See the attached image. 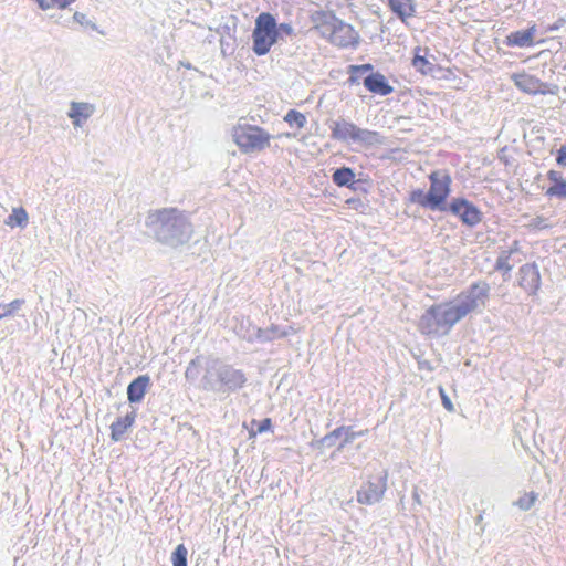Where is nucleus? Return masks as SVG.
Instances as JSON below:
<instances>
[{
  "mask_svg": "<svg viewBox=\"0 0 566 566\" xmlns=\"http://www.w3.org/2000/svg\"><path fill=\"white\" fill-rule=\"evenodd\" d=\"M486 300V289L474 284L452 300L429 306L419 318L418 329L426 336H446L457 323L484 306Z\"/></svg>",
  "mask_w": 566,
  "mask_h": 566,
  "instance_id": "nucleus-1",
  "label": "nucleus"
},
{
  "mask_svg": "<svg viewBox=\"0 0 566 566\" xmlns=\"http://www.w3.org/2000/svg\"><path fill=\"white\" fill-rule=\"evenodd\" d=\"M311 20L314 29L331 44L340 49H355L359 44V33L334 12L316 11Z\"/></svg>",
  "mask_w": 566,
  "mask_h": 566,
  "instance_id": "nucleus-2",
  "label": "nucleus"
},
{
  "mask_svg": "<svg viewBox=\"0 0 566 566\" xmlns=\"http://www.w3.org/2000/svg\"><path fill=\"white\" fill-rule=\"evenodd\" d=\"M428 192L422 189L412 190L409 200L430 210H447V199L451 192L452 178L448 170H433L429 176Z\"/></svg>",
  "mask_w": 566,
  "mask_h": 566,
  "instance_id": "nucleus-3",
  "label": "nucleus"
},
{
  "mask_svg": "<svg viewBox=\"0 0 566 566\" xmlns=\"http://www.w3.org/2000/svg\"><path fill=\"white\" fill-rule=\"evenodd\" d=\"M279 39L275 18L269 12L260 13L255 19L252 31V50L259 55H265Z\"/></svg>",
  "mask_w": 566,
  "mask_h": 566,
  "instance_id": "nucleus-4",
  "label": "nucleus"
},
{
  "mask_svg": "<svg viewBox=\"0 0 566 566\" xmlns=\"http://www.w3.org/2000/svg\"><path fill=\"white\" fill-rule=\"evenodd\" d=\"M232 137L235 145L244 154L262 151L270 146L271 135L263 128L250 125L238 124L232 129Z\"/></svg>",
  "mask_w": 566,
  "mask_h": 566,
  "instance_id": "nucleus-5",
  "label": "nucleus"
},
{
  "mask_svg": "<svg viewBox=\"0 0 566 566\" xmlns=\"http://www.w3.org/2000/svg\"><path fill=\"white\" fill-rule=\"evenodd\" d=\"M387 472L370 476L357 491V502L365 505L379 502L387 490Z\"/></svg>",
  "mask_w": 566,
  "mask_h": 566,
  "instance_id": "nucleus-6",
  "label": "nucleus"
},
{
  "mask_svg": "<svg viewBox=\"0 0 566 566\" xmlns=\"http://www.w3.org/2000/svg\"><path fill=\"white\" fill-rule=\"evenodd\" d=\"M369 132L360 129L354 123L346 119H338L331 126V137L339 142H360Z\"/></svg>",
  "mask_w": 566,
  "mask_h": 566,
  "instance_id": "nucleus-7",
  "label": "nucleus"
},
{
  "mask_svg": "<svg viewBox=\"0 0 566 566\" xmlns=\"http://www.w3.org/2000/svg\"><path fill=\"white\" fill-rule=\"evenodd\" d=\"M453 214L468 226H475L481 220V213L471 202L462 198H455L447 207Z\"/></svg>",
  "mask_w": 566,
  "mask_h": 566,
  "instance_id": "nucleus-8",
  "label": "nucleus"
},
{
  "mask_svg": "<svg viewBox=\"0 0 566 566\" xmlns=\"http://www.w3.org/2000/svg\"><path fill=\"white\" fill-rule=\"evenodd\" d=\"M513 81L515 85L523 92L532 95L536 94H552L553 91L551 90L549 85L542 82L539 78H537L534 75L527 74V73H518L513 75Z\"/></svg>",
  "mask_w": 566,
  "mask_h": 566,
  "instance_id": "nucleus-9",
  "label": "nucleus"
},
{
  "mask_svg": "<svg viewBox=\"0 0 566 566\" xmlns=\"http://www.w3.org/2000/svg\"><path fill=\"white\" fill-rule=\"evenodd\" d=\"M518 285L527 293L535 294L541 285V274L534 263H527L521 266L518 272Z\"/></svg>",
  "mask_w": 566,
  "mask_h": 566,
  "instance_id": "nucleus-10",
  "label": "nucleus"
},
{
  "mask_svg": "<svg viewBox=\"0 0 566 566\" xmlns=\"http://www.w3.org/2000/svg\"><path fill=\"white\" fill-rule=\"evenodd\" d=\"M549 185L545 189L544 193L547 198L553 199H566V178L560 171L551 169L546 174Z\"/></svg>",
  "mask_w": 566,
  "mask_h": 566,
  "instance_id": "nucleus-11",
  "label": "nucleus"
},
{
  "mask_svg": "<svg viewBox=\"0 0 566 566\" xmlns=\"http://www.w3.org/2000/svg\"><path fill=\"white\" fill-rule=\"evenodd\" d=\"M365 87L374 94L381 96L389 95L394 88L387 82L386 77L380 73H373L364 80Z\"/></svg>",
  "mask_w": 566,
  "mask_h": 566,
  "instance_id": "nucleus-12",
  "label": "nucleus"
},
{
  "mask_svg": "<svg viewBox=\"0 0 566 566\" xmlns=\"http://www.w3.org/2000/svg\"><path fill=\"white\" fill-rule=\"evenodd\" d=\"M136 420V412L132 411L124 417L117 418L111 426V439L113 441H119L126 434V432L134 426Z\"/></svg>",
  "mask_w": 566,
  "mask_h": 566,
  "instance_id": "nucleus-13",
  "label": "nucleus"
},
{
  "mask_svg": "<svg viewBox=\"0 0 566 566\" xmlns=\"http://www.w3.org/2000/svg\"><path fill=\"white\" fill-rule=\"evenodd\" d=\"M150 378L147 375L138 376L127 387V398L129 402H140L149 387Z\"/></svg>",
  "mask_w": 566,
  "mask_h": 566,
  "instance_id": "nucleus-14",
  "label": "nucleus"
},
{
  "mask_svg": "<svg viewBox=\"0 0 566 566\" xmlns=\"http://www.w3.org/2000/svg\"><path fill=\"white\" fill-rule=\"evenodd\" d=\"M535 31H536L535 27H531L525 30L512 32L506 38V43H507V45H511V46H520V48L532 46L534 44Z\"/></svg>",
  "mask_w": 566,
  "mask_h": 566,
  "instance_id": "nucleus-15",
  "label": "nucleus"
},
{
  "mask_svg": "<svg viewBox=\"0 0 566 566\" xmlns=\"http://www.w3.org/2000/svg\"><path fill=\"white\" fill-rule=\"evenodd\" d=\"M389 8L401 21L415 15L416 7L413 0H388Z\"/></svg>",
  "mask_w": 566,
  "mask_h": 566,
  "instance_id": "nucleus-16",
  "label": "nucleus"
},
{
  "mask_svg": "<svg viewBox=\"0 0 566 566\" xmlns=\"http://www.w3.org/2000/svg\"><path fill=\"white\" fill-rule=\"evenodd\" d=\"M93 106L87 103H75L71 104V111L69 116L73 119L75 126H80L83 120L87 119L93 113Z\"/></svg>",
  "mask_w": 566,
  "mask_h": 566,
  "instance_id": "nucleus-17",
  "label": "nucleus"
},
{
  "mask_svg": "<svg viewBox=\"0 0 566 566\" xmlns=\"http://www.w3.org/2000/svg\"><path fill=\"white\" fill-rule=\"evenodd\" d=\"M332 178L338 187H352L355 182V172L348 167H342L333 172Z\"/></svg>",
  "mask_w": 566,
  "mask_h": 566,
  "instance_id": "nucleus-18",
  "label": "nucleus"
},
{
  "mask_svg": "<svg viewBox=\"0 0 566 566\" xmlns=\"http://www.w3.org/2000/svg\"><path fill=\"white\" fill-rule=\"evenodd\" d=\"M364 433H365L364 431H359V432L353 431L352 427L342 426V427L334 429L331 433H328L326 436V439L344 437V442L340 446V447H344V444L352 442L354 439L363 436Z\"/></svg>",
  "mask_w": 566,
  "mask_h": 566,
  "instance_id": "nucleus-19",
  "label": "nucleus"
},
{
  "mask_svg": "<svg viewBox=\"0 0 566 566\" xmlns=\"http://www.w3.org/2000/svg\"><path fill=\"white\" fill-rule=\"evenodd\" d=\"M284 122L287 123L290 127L302 129L305 127L307 119L303 113L296 109H290L284 116Z\"/></svg>",
  "mask_w": 566,
  "mask_h": 566,
  "instance_id": "nucleus-20",
  "label": "nucleus"
},
{
  "mask_svg": "<svg viewBox=\"0 0 566 566\" xmlns=\"http://www.w3.org/2000/svg\"><path fill=\"white\" fill-rule=\"evenodd\" d=\"M28 222V213L23 208H13L12 213L8 217L6 224L14 227H23Z\"/></svg>",
  "mask_w": 566,
  "mask_h": 566,
  "instance_id": "nucleus-21",
  "label": "nucleus"
},
{
  "mask_svg": "<svg viewBox=\"0 0 566 566\" xmlns=\"http://www.w3.org/2000/svg\"><path fill=\"white\" fill-rule=\"evenodd\" d=\"M421 49H416V54L412 59V66L419 71L421 74H428L432 71V64L422 55H420Z\"/></svg>",
  "mask_w": 566,
  "mask_h": 566,
  "instance_id": "nucleus-22",
  "label": "nucleus"
},
{
  "mask_svg": "<svg viewBox=\"0 0 566 566\" xmlns=\"http://www.w3.org/2000/svg\"><path fill=\"white\" fill-rule=\"evenodd\" d=\"M252 428L249 430V438H255L258 434L269 431L272 427V420L270 418L263 419L261 422L256 420L251 421Z\"/></svg>",
  "mask_w": 566,
  "mask_h": 566,
  "instance_id": "nucleus-23",
  "label": "nucleus"
},
{
  "mask_svg": "<svg viewBox=\"0 0 566 566\" xmlns=\"http://www.w3.org/2000/svg\"><path fill=\"white\" fill-rule=\"evenodd\" d=\"M188 551L184 544L177 545L171 555L172 566H187Z\"/></svg>",
  "mask_w": 566,
  "mask_h": 566,
  "instance_id": "nucleus-24",
  "label": "nucleus"
},
{
  "mask_svg": "<svg viewBox=\"0 0 566 566\" xmlns=\"http://www.w3.org/2000/svg\"><path fill=\"white\" fill-rule=\"evenodd\" d=\"M537 497H538V494L534 491H531V492H525L524 494H522L518 500L516 501V505L521 509V510H530L534 504L535 502L537 501Z\"/></svg>",
  "mask_w": 566,
  "mask_h": 566,
  "instance_id": "nucleus-25",
  "label": "nucleus"
},
{
  "mask_svg": "<svg viewBox=\"0 0 566 566\" xmlns=\"http://www.w3.org/2000/svg\"><path fill=\"white\" fill-rule=\"evenodd\" d=\"M23 304V300L17 298L4 306H1L3 311L0 313V319L13 315L14 312L19 311Z\"/></svg>",
  "mask_w": 566,
  "mask_h": 566,
  "instance_id": "nucleus-26",
  "label": "nucleus"
},
{
  "mask_svg": "<svg viewBox=\"0 0 566 566\" xmlns=\"http://www.w3.org/2000/svg\"><path fill=\"white\" fill-rule=\"evenodd\" d=\"M231 379L239 387H241L245 382L244 375L240 370L231 371Z\"/></svg>",
  "mask_w": 566,
  "mask_h": 566,
  "instance_id": "nucleus-27",
  "label": "nucleus"
},
{
  "mask_svg": "<svg viewBox=\"0 0 566 566\" xmlns=\"http://www.w3.org/2000/svg\"><path fill=\"white\" fill-rule=\"evenodd\" d=\"M556 163L559 165V166H566V146H562L558 151H557V156H556Z\"/></svg>",
  "mask_w": 566,
  "mask_h": 566,
  "instance_id": "nucleus-28",
  "label": "nucleus"
},
{
  "mask_svg": "<svg viewBox=\"0 0 566 566\" xmlns=\"http://www.w3.org/2000/svg\"><path fill=\"white\" fill-rule=\"evenodd\" d=\"M440 394H441V400H442V405L443 407L448 410V411H453L454 408H453V405L450 400V398L443 392L442 389H440Z\"/></svg>",
  "mask_w": 566,
  "mask_h": 566,
  "instance_id": "nucleus-29",
  "label": "nucleus"
},
{
  "mask_svg": "<svg viewBox=\"0 0 566 566\" xmlns=\"http://www.w3.org/2000/svg\"><path fill=\"white\" fill-rule=\"evenodd\" d=\"M532 224L537 229H546L548 227L547 220L544 217H536L533 219Z\"/></svg>",
  "mask_w": 566,
  "mask_h": 566,
  "instance_id": "nucleus-30",
  "label": "nucleus"
},
{
  "mask_svg": "<svg viewBox=\"0 0 566 566\" xmlns=\"http://www.w3.org/2000/svg\"><path fill=\"white\" fill-rule=\"evenodd\" d=\"M269 332H271L273 334V336L271 338H274V337H285L287 335L286 332L280 331L279 326H276V325H272L269 328Z\"/></svg>",
  "mask_w": 566,
  "mask_h": 566,
  "instance_id": "nucleus-31",
  "label": "nucleus"
},
{
  "mask_svg": "<svg viewBox=\"0 0 566 566\" xmlns=\"http://www.w3.org/2000/svg\"><path fill=\"white\" fill-rule=\"evenodd\" d=\"M277 31L286 34V35H291L293 33V28L291 24L289 23H281L279 27H277Z\"/></svg>",
  "mask_w": 566,
  "mask_h": 566,
  "instance_id": "nucleus-32",
  "label": "nucleus"
},
{
  "mask_svg": "<svg viewBox=\"0 0 566 566\" xmlns=\"http://www.w3.org/2000/svg\"><path fill=\"white\" fill-rule=\"evenodd\" d=\"M371 65L370 64H363V65H352L350 66V73L359 72V71H370Z\"/></svg>",
  "mask_w": 566,
  "mask_h": 566,
  "instance_id": "nucleus-33",
  "label": "nucleus"
},
{
  "mask_svg": "<svg viewBox=\"0 0 566 566\" xmlns=\"http://www.w3.org/2000/svg\"><path fill=\"white\" fill-rule=\"evenodd\" d=\"M177 213V210L176 209H170V210H161L158 212V217L164 220L166 219V216H169V214H175Z\"/></svg>",
  "mask_w": 566,
  "mask_h": 566,
  "instance_id": "nucleus-34",
  "label": "nucleus"
},
{
  "mask_svg": "<svg viewBox=\"0 0 566 566\" xmlns=\"http://www.w3.org/2000/svg\"><path fill=\"white\" fill-rule=\"evenodd\" d=\"M565 70H566V64H565Z\"/></svg>",
  "mask_w": 566,
  "mask_h": 566,
  "instance_id": "nucleus-35",
  "label": "nucleus"
}]
</instances>
